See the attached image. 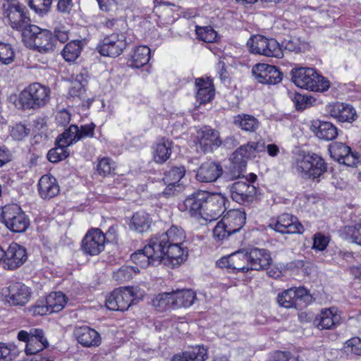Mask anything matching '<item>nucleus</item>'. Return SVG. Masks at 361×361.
Here are the masks:
<instances>
[{"label":"nucleus","instance_id":"obj_1","mask_svg":"<svg viewBox=\"0 0 361 361\" xmlns=\"http://www.w3.org/2000/svg\"><path fill=\"white\" fill-rule=\"evenodd\" d=\"M292 81L300 88L324 92L330 86L329 80L312 68H298L291 71Z\"/></svg>","mask_w":361,"mask_h":361},{"label":"nucleus","instance_id":"obj_2","mask_svg":"<svg viewBox=\"0 0 361 361\" xmlns=\"http://www.w3.org/2000/svg\"><path fill=\"white\" fill-rule=\"evenodd\" d=\"M294 169L301 178L315 180L327 171V164L317 154H307L296 159Z\"/></svg>","mask_w":361,"mask_h":361},{"label":"nucleus","instance_id":"obj_3","mask_svg":"<svg viewBox=\"0 0 361 361\" xmlns=\"http://www.w3.org/2000/svg\"><path fill=\"white\" fill-rule=\"evenodd\" d=\"M50 99V89L39 82L26 87L19 94L18 102L24 110L44 106Z\"/></svg>","mask_w":361,"mask_h":361},{"label":"nucleus","instance_id":"obj_4","mask_svg":"<svg viewBox=\"0 0 361 361\" xmlns=\"http://www.w3.org/2000/svg\"><path fill=\"white\" fill-rule=\"evenodd\" d=\"M0 222L13 233H23L30 226L29 217L16 204L0 208Z\"/></svg>","mask_w":361,"mask_h":361},{"label":"nucleus","instance_id":"obj_5","mask_svg":"<svg viewBox=\"0 0 361 361\" xmlns=\"http://www.w3.org/2000/svg\"><path fill=\"white\" fill-rule=\"evenodd\" d=\"M264 149V142L259 141L249 142L247 145H242L235 150L231 158L233 168L237 171V173H234L233 176L235 178L240 177L247 166V160L255 157L256 152H263Z\"/></svg>","mask_w":361,"mask_h":361},{"label":"nucleus","instance_id":"obj_6","mask_svg":"<svg viewBox=\"0 0 361 361\" xmlns=\"http://www.w3.org/2000/svg\"><path fill=\"white\" fill-rule=\"evenodd\" d=\"M247 45L252 54L278 59L282 58L283 56L281 47L273 38L268 39L262 35L252 36L247 41Z\"/></svg>","mask_w":361,"mask_h":361},{"label":"nucleus","instance_id":"obj_7","mask_svg":"<svg viewBox=\"0 0 361 361\" xmlns=\"http://www.w3.org/2000/svg\"><path fill=\"white\" fill-rule=\"evenodd\" d=\"M24 37L32 41L35 49L41 53L54 51V37L47 30H42L37 25H31L24 31Z\"/></svg>","mask_w":361,"mask_h":361},{"label":"nucleus","instance_id":"obj_8","mask_svg":"<svg viewBox=\"0 0 361 361\" xmlns=\"http://www.w3.org/2000/svg\"><path fill=\"white\" fill-rule=\"evenodd\" d=\"M202 219L212 221L217 219L226 210V198L221 193H209L205 191Z\"/></svg>","mask_w":361,"mask_h":361},{"label":"nucleus","instance_id":"obj_9","mask_svg":"<svg viewBox=\"0 0 361 361\" xmlns=\"http://www.w3.org/2000/svg\"><path fill=\"white\" fill-rule=\"evenodd\" d=\"M133 288H120L113 290L106 300V306L114 311L127 310L135 300Z\"/></svg>","mask_w":361,"mask_h":361},{"label":"nucleus","instance_id":"obj_10","mask_svg":"<svg viewBox=\"0 0 361 361\" xmlns=\"http://www.w3.org/2000/svg\"><path fill=\"white\" fill-rule=\"evenodd\" d=\"M126 47V37L123 34L112 33L106 36L97 49L103 56L116 57L122 54Z\"/></svg>","mask_w":361,"mask_h":361},{"label":"nucleus","instance_id":"obj_11","mask_svg":"<svg viewBox=\"0 0 361 361\" xmlns=\"http://www.w3.org/2000/svg\"><path fill=\"white\" fill-rule=\"evenodd\" d=\"M331 157L338 163L347 166H356L359 162L358 154L352 152L351 148L345 143L335 142L329 145Z\"/></svg>","mask_w":361,"mask_h":361},{"label":"nucleus","instance_id":"obj_12","mask_svg":"<svg viewBox=\"0 0 361 361\" xmlns=\"http://www.w3.org/2000/svg\"><path fill=\"white\" fill-rule=\"evenodd\" d=\"M252 75L257 82L266 85H275L282 80V73L274 66L267 63H257L252 68Z\"/></svg>","mask_w":361,"mask_h":361},{"label":"nucleus","instance_id":"obj_13","mask_svg":"<svg viewBox=\"0 0 361 361\" xmlns=\"http://www.w3.org/2000/svg\"><path fill=\"white\" fill-rule=\"evenodd\" d=\"M105 235L99 228L90 230L82 241V250L85 254L97 255L104 249Z\"/></svg>","mask_w":361,"mask_h":361},{"label":"nucleus","instance_id":"obj_14","mask_svg":"<svg viewBox=\"0 0 361 361\" xmlns=\"http://www.w3.org/2000/svg\"><path fill=\"white\" fill-rule=\"evenodd\" d=\"M7 18L13 29L22 31L24 37V31L32 25L30 18L27 16L26 8L20 4H11L7 9Z\"/></svg>","mask_w":361,"mask_h":361},{"label":"nucleus","instance_id":"obj_15","mask_svg":"<svg viewBox=\"0 0 361 361\" xmlns=\"http://www.w3.org/2000/svg\"><path fill=\"white\" fill-rule=\"evenodd\" d=\"M269 226L282 234H301L304 232V227L298 218L289 214L280 215L277 220L270 223Z\"/></svg>","mask_w":361,"mask_h":361},{"label":"nucleus","instance_id":"obj_16","mask_svg":"<svg viewBox=\"0 0 361 361\" xmlns=\"http://www.w3.org/2000/svg\"><path fill=\"white\" fill-rule=\"evenodd\" d=\"M310 298L307 290L303 287L291 288L279 293L277 302L281 307L297 309L299 302H306Z\"/></svg>","mask_w":361,"mask_h":361},{"label":"nucleus","instance_id":"obj_17","mask_svg":"<svg viewBox=\"0 0 361 361\" xmlns=\"http://www.w3.org/2000/svg\"><path fill=\"white\" fill-rule=\"evenodd\" d=\"M197 144L205 153L212 151L221 145L219 133L209 126H204L197 131Z\"/></svg>","mask_w":361,"mask_h":361},{"label":"nucleus","instance_id":"obj_18","mask_svg":"<svg viewBox=\"0 0 361 361\" xmlns=\"http://www.w3.org/2000/svg\"><path fill=\"white\" fill-rule=\"evenodd\" d=\"M27 258L26 249L16 243H12L6 249L4 268L8 270H14L22 266L26 262Z\"/></svg>","mask_w":361,"mask_h":361},{"label":"nucleus","instance_id":"obj_19","mask_svg":"<svg viewBox=\"0 0 361 361\" xmlns=\"http://www.w3.org/2000/svg\"><path fill=\"white\" fill-rule=\"evenodd\" d=\"M341 323V317L335 307L322 309L314 320V324L319 330H333Z\"/></svg>","mask_w":361,"mask_h":361},{"label":"nucleus","instance_id":"obj_20","mask_svg":"<svg viewBox=\"0 0 361 361\" xmlns=\"http://www.w3.org/2000/svg\"><path fill=\"white\" fill-rule=\"evenodd\" d=\"M250 270L267 269L272 262L269 252L265 249L253 247L246 250Z\"/></svg>","mask_w":361,"mask_h":361},{"label":"nucleus","instance_id":"obj_21","mask_svg":"<svg viewBox=\"0 0 361 361\" xmlns=\"http://www.w3.org/2000/svg\"><path fill=\"white\" fill-rule=\"evenodd\" d=\"M257 192L256 188L244 181L234 183L231 188V195L233 200L239 204L251 202Z\"/></svg>","mask_w":361,"mask_h":361},{"label":"nucleus","instance_id":"obj_22","mask_svg":"<svg viewBox=\"0 0 361 361\" xmlns=\"http://www.w3.org/2000/svg\"><path fill=\"white\" fill-rule=\"evenodd\" d=\"M205 191H199L188 197L180 205V209L188 212L190 216L202 219Z\"/></svg>","mask_w":361,"mask_h":361},{"label":"nucleus","instance_id":"obj_23","mask_svg":"<svg viewBox=\"0 0 361 361\" xmlns=\"http://www.w3.org/2000/svg\"><path fill=\"white\" fill-rule=\"evenodd\" d=\"M326 111L340 122H352L356 117V112L353 106L343 103L329 104L326 106Z\"/></svg>","mask_w":361,"mask_h":361},{"label":"nucleus","instance_id":"obj_24","mask_svg":"<svg viewBox=\"0 0 361 361\" xmlns=\"http://www.w3.org/2000/svg\"><path fill=\"white\" fill-rule=\"evenodd\" d=\"M167 243L161 237V233L152 236L149 243L145 246V253L152 257L157 264L165 260V252Z\"/></svg>","mask_w":361,"mask_h":361},{"label":"nucleus","instance_id":"obj_25","mask_svg":"<svg viewBox=\"0 0 361 361\" xmlns=\"http://www.w3.org/2000/svg\"><path fill=\"white\" fill-rule=\"evenodd\" d=\"M223 169L221 164L207 161L203 163L198 169L196 178L202 183H212L216 180L222 174Z\"/></svg>","mask_w":361,"mask_h":361},{"label":"nucleus","instance_id":"obj_26","mask_svg":"<svg viewBox=\"0 0 361 361\" xmlns=\"http://www.w3.org/2000/svg\"><path fill=\"white\" fill-rule=\"evenodd\" d=\"M74 334L78 342L84 347H95L101 343V336L99 333L89 326L75 328Z\"/></svg>","mask_w":361,"mask_h":361},{"label":"nucleus","instance_id":"obj_27","mask_svg":"<svg viewBox=\"0 0 361 361\" xmlns=\"http://www.w3.org/2000/svg\"><path fill=\"white\" fill-rule=\"evenodd\" d=\"M8 302L13 305H24L30 300V291L27 286L15 283L8 288Z\"/></svg>","mask_w":361,"mask_h":361},{"label":"nucleus","instance_id":"obj_28","mask_svg":"<svg viewBox=\"0 0 361 361\" xmlns=\"http://www.w3.org/2000/svg\"><path fill=\"white\" fill-rule=\"evenodd\" d=\"M49 345L48 341L44 336V331L40 329H32L31 337L26 344L25 349L27 355H35L38 352L47 348Z\"/></svg>","mask_w":361,"mask_h":361},{"label":"nucleus","instance_id":"obj_29","mask_svg":"<svg viewBox=\"0 0 361 361\" xmlns=\"http://www.w3.org/2000/svg\"><path fill=\"white\" fill-rule=\"evenodd\" d=\"M196 99L200 104L209 102L214 97V88L212 81L202 78L195 80Z\"/></svg>","mask_w":361,"mask_h":361},{"label":"nucleus","instance_id":"obj_30","mask_svg":"<svg viewBox=\"0 0 361 361\" xmlns=\"http://www.w3.org/2000/svg\"><path fill=\"white\" fill-rule=\"evenodd\" d=\"M39 194L43 199H50L59 192L56 179L51 175H44L38 183Z\"/></svg>","mask_w":361,"mask_h":361},{"label":"nucleus","instance_id":"obj_31","mask_svg":"<svg viewBox=\"0 0 361 361\" xmlns=\"http://www.w3.org/2000/svg\"><path fill=\"white\" fill-rule=\"evenodd\" d=\"M222 221L232 234H234L238 232L245 225L246 221L245 214L240 210L229 211L223 217Z\"/></svg>","mask_w":361,"mask_h":361},{"label":"nucleus","instance_id":"obj_32","mask_svg":"<svg viewBox=\"0 0 361 361\" xmlns=\"http://www.w3.org/2000/svg\"><path fill=\"white\" fill-rule=\"evenodd\" d=\"M172 305L174 308L188 307L194 304L196 293L190 289L177 290L171 292Z\"/></svg>","mask_w":361,"mask_h":361},{"label":"nucleus","instance_id":"obj_33","mask_svg":"<svg viewBox=\"0 0 361 361\" xmlns=\"http://www.w3.org/2000/svg\"><path fill=\"white\" fill-rule=\"evenodd\" d=\"M150 59V49L147 46H139L136 47L128 61L130 67L140 68L146 65Z\"/></svg>","mask_w":361,"mask_h":361},{"label":"nucleus","instance_id":"obj_34","mask_svg":"<svg viewBox=\"0 0 361 361\" xmlns=\"http://www.w3.org/2000/svg\"><path fill=\"white\" fill-rule=\"evenodd\" d=\"M207 358V350L203 346H196L174 355L171 361H205Z\"/></svg>","mask_w":361,"mask_h":361},{"label":"nucleus","instance_id":"obj_35","mask_svg":"<svg viewBox=\"0 0 361 361\" xmlns=\"http://www.w3.org/2000/svg\"><path fill=\"white\" fill-rule=\"evenodd\" d=\"M231 269L235 272L247 273L250 269L247 250H241L230 255Z\"/></svg>","mask_w":361,"mask_h":361},{"label":"nucleus","instance_id":"obj_36","mask_svg":"<svg viewBox=\"0 0 361 361\" xmlns=\"http://www.w3.org/2000/svg\"><path fill=\"white\" fill-rule=\"evenodd\" d=\"M187 254L182 245L168 244L165 252V260L169 261L173 267L179 265Z\"/></svg>","mask_w":361,"mask_h":361},{"label":"nucleus","instance_id":"obj_37","mask_svg":"<svg viewBox=\"0 0 361 361\" xmlns=\"http://www.w3.org/2000/svg\"><path fill=\"white\" fill-rule=\"evenodd\" d=\"M233 124L244 131L255 132L259 123L253 116L241 114L233 117Z\"/></svg>","mask_w":361,"mask_h":361},{"label":"nucleus","instance_id":"obj_38","mask_svg":"<svg viewBox=\"0 0 361 361\" xmlns=\"http://www.w3.org/2000/svg\"><path fill=\"white\" fill-rule=\"evenodd\" d=\"M152 222V220L147 213L137 212L131 218L130 228L139 233H142L149 228Z\"/></svg>","mask_w":361,"mask_h":361},{"label":"nucleus","instance_id":"obj_39","mask_svg":"<svg viewBox=\"0 0 361 361\" xmlns=\"http://www.w3.org/2000/svg\"><path fill=\"white\" fill-rule=\"evenodd\" d=\"M172 142L163 139L156 145L154 152V159L159 164L164 163L171 156Z\"/></svg>","mask_w":361,"mask_h":361},{"label":"nucleus","instance_id":"obj_40","mask_svg":"<svg viewBox=\"0 0 361 361\" xmlns=\"http://www.w3.org/2000/svg\"><path fill=\"white\" fill-rule=\"evenodd\" d=\"M82 47L81 40H73L64 47L62 56L66 61L73 62L80 56Z\"/></svg>","mask_w":361,"mask_h":361},{"label":"nucleus","instance_id":"obj_41","mask_svg":"<svg viewBox=\"0 0 361 361\" xmlns=\"http://www.w3.org/2000/svg\"><path fill=\"white\" fill-rule=\"evenodd\" d=\"M77 133H78V126L71 125L68 129L57 137L56 143L63 147H69L78 141Z\"/></svg>","mask_w":361,"mask_h":361},{"label":"nucleus","instance_id":"obj_42","mask_svg":"<svg viewBox=\"0 0 361 361\" xmlns=\"http://www.w3.org/2000/svg\"><path fill=\"white\" fill-rule=\"evenodd\" d=\"M161 235L167 244L183 245L185 238L184 231L176 226H172L167 231Z\"/></svg>","mask_w":361,"mask_h":361},{"label":"nucleus","instance_id":"obj_43","mask_svg":"<svg viewBox=\"0 0 361 361\" xmlns=\"http://www.w3.org/2000/svg\"><path fill=\"white\" fill-rule=\"evenodd\" d=\"M51 312H59L66 304V297L61 292L51 293L45 299Z\"/></svg>","mask_w":361,"mask_h":361},{"label":"nucleus","instance_id":"obj_44","mask_svg":"<svg viewBox=\"0 0 361 361\" xmlns=\"http://www.w3.org/2000/svg\"><path fill=\"white\" fill-rule=\"evenodd\" d=\"M316 135L325 140H332L338 135V130L335 126L330 122H320Z\"/></svg>","mask_w":361,"mask_h":361},{"label":"nucleus","instance_id":"obj_45","mask_svg":"<svg viewBox=\"0 0 361 361\" xmlns=\"http://www.w3.org/2000/svg\"><path fill=\"white\" fill-rule=\"evenodd\" d=\"M152 305L158 311L163 312L170 308H174L172 305V294L171 293H163L157 295L152 300Z\"/></svg>","mask_w":361,"mask_h":361},{"label":"nucleus","instance_id":"obj_46","mask_svg":"<svg viewBox=\"0 0 361 361\" xmlns=\"http://www.w3.org/2000/svg\"><path fill=\"white\" fill-rule=\"evenodd\" d=\"M185 170L183 166L173 167L168 171L163 178L165 184L180 185L179 182L185 176Z\"/></svg>","mask_w":361,"mask_h":361},{"label":"nucleus","instance_id":"obj_47","mask_svg":"<svg viewBox=\"0 0 361 361\" xmlns=\"http://www.w3.org/2000/svg\"><path fill=\"white\" fill-rule=\"evenodd\" d=\"M132 261L142 268H147L150 264H158L149 255L145 253V248L139 250L131 255Z\"/></svg>","mask_w":361,"mask_h":361},{"label":"nucleus","instance_id":"obj_48","mask_svg":"<svg viewBox=\"0 0 361 361\" xmlns=\"http://www.w3.org/2000/svg\"><path fill=\"white\" fill-rule=\"evenodd\" d=\"M56 147L51 149L47 154V159L52 163H57L66 159L69 156L68 147H63L56 143Z\"/></svg>","mask_w":361,"mask_h":361},{"label":"nucleus","instance_id":"obj_49","mask_svg":"<svg viewBox=\"0 0 361 361\" xmlns=\"http://www.w3.org/2000/svg\"><path fill=\"white\" fill-rule=\"evenodd\" d=\"M342 232L345 235L346 239L351 240L352 242L361 245V224L345 226Z\"/></svg>","mask_w":361,"mask_h":361},{"label":"nucleus","instance_id":"obj_50","mask_svg":"<svg viewBox=\"0 0 361 361\" xmlns=\"http://www.w3.org/2000/svg\"><path fill=\"white\" fill-rule=\"evenodd\" d=\"M87 83L82 74L76 75L74 80L71 82L69 90V95L72 97H80L85 91L84 87Z\"/></svg>","mask_w":361,"mask_h":361},{"label":"nucleus","instance_id":"obj_51","mask_svg":"<svg viewBox=\"0 0 361 361\" xmlns=\"http://www.w3.org/2000/svg\"><path fill=\"white\" fill-rule=\"evenodd\" d=\"M30 133V129L25 125L17 123L11 130L10 135L16 140H23Z\"/></svg>","mask_w":361,"mask_h":361},{"label":"nucleus","instance_id":"obj_52","mask_svg":"<svg viewBox=\"0 0 361 361\" xmlns=\"http://www.w3.org/2000/svg\"><path fill=\"white\" fill-rule=\"evenodd\" d=\"M232 235L222 219L219 221L213 230V235L216 240L222 241Z\"/></svg>","mask_w":361,"mask_h":361},{"label":"nucleus","instance_id":"obj_53","mask_svg":"<svg viewBox=\"0 0 361 361\" xmlns=\"http://www.w3.org/2000/svg\"><path fill=\"white\" fill-rule=\"evenodd\" d=\"M14 59V51L11 44L0 42V61L9 64Z\"/></svg>","mask_w":361,"mask_h":361},{"label":"nucleus","instance_id":"obj_54","mask_svg":"<svg viewBox=\"0 0 361 361\" xmlns=\"http://www.w3.org/2000/svg\"><path fill=\"white\" fill-rule=\"evenodd\" d=\"M197 35L204 42L210 43L215 40L216 32L211 27H197Z\"/></svg>","mask_w":361,"mask_h":361},{"label":"nucleus","instance_id":"obj_55","mask_svg":"<svg viewBox=\"0 0 361 361\" xmlns=\"http://www.w3.org/2000/svg\"><path fill=\"white\" fill-rule=\"evenodd\" d=\"M52 0H29V5L36 13H44L47 12Z\"/></svg>","mask_w":361,"mask_h":361},{"label":"nucleus","instance_id":"obj_56","mask_svg":"<svg viewBox=\"0 0 361 361\" xmlns=\"http://www.w3.org/2000/svg\"><path fill=\"white\" fill-rule=\"evenodd\" d=\"M29 311L33 315L40 316L52 313L48 304H47L46 300H38L35 305L30 308Z\"/></svg>","mask_w":361,"mask_h":361},{"label":"nucleus","instance_id":"obj_57","mask_svg":"<svg viewBox=\"0 0 361 361\" xmlns=\"http://www.w3.org/2000/svg\"><path fill=\"white\" fill-rule=\"evenodd\" d=\"M345 349L348 352H351L356 355H361V338L353 337L345 343Z\"/></svg>","mask_w":361,"mask_h":361},{"label":"nucleus","instance_id":"obj_58","mask_svg":"<svg viewBox=\"0 0 361 361\" xmlns=\"http://www.w3.org/2000/svg\"><path fill=\"white\" fill-rule=\"evenodd\" d=\"M97 170L100 175H109L114 170V162L109 158H102L97 165Z\"/></svg>","mask_w":361,"mask_h":361},{"label":"nucleus","instance_id":"obj_59","mask_svg":"<svg viewBox=\"0 0 361 361\" xmlns=\"http://www.w3.org/2000/svg\"><path fill=\"white\" fill-rule=\"evenodd\" d=\"M1 343L3 361H9L15 358L18 354V349L13 344Z\"/></svg>","mask_w":361,"mask_h":361},{"label":"nucleus","instance_id":"obj_60","mask_svg":"<svg viewBox=\"0 0 361 361\" xmlns=\"http://www.w3.org/2000/svg\"><path fill=\"white\" fill-rule=\"evenodd\" d=\"M95 124L93 123L82 125L78 128V141L87 137H92L94 134Z\"/></svg>","mask_w":361,"mask_h":361},{"label":"nucleus","instance_id":"obj_61","mask_svg":"<svg viewBox=\"0 0 361 361\" xmlns=\"http://www.w3.org/2000/svg\"><path fill=\"white\" fill-rule=\"evenodd\" d=\"M329 243V238L320 233H316L314 236L313 248L319 251L326 249Z\"/></svg>","mask_w":361,"mask_h":361},{"label":"nucleus","instance_id":"obj_62","mask_svg":"<svg viewBox=\"0 0 361 361\" xmlns=\"http://www.w3.org/2000/svg\"><path fill=\"white\" fill-rule=\"evenodd\" d=\"M292 99L298 110H303L311 103L312 98L299 93H295Z\"/></svg>","mask_w":361,"mask_h":361},{"label":"nucleus","instance_id":"obj_63","mask_svg":"<svg viewBox=\"0 0 361 361\" xmlns=\"http://www.w3.org/2000/svg\"><path fill=\"white\" fill-rule=\"evenodd\" d=\"M71 114L67 109L58 111L55 115V121L58 126H66L71 121Z\"/></svg>","mask_w":361,"mask_h":361},{"label":"nucleus","instance_id":"obj_64","mask_svg":"<svg viewBox=\"0 0 361 361\" xmlns=\"http://www.w3.org/2000/svg\"><path fill=\"white\" fill-rule=\"evenodd\" d=\"M132 269L128 267H123L117 271L114 272L113 278L118 281L124 282L131 279Z\"/></svg>","mask_w":361,"mask_h":361}]
</instances>
